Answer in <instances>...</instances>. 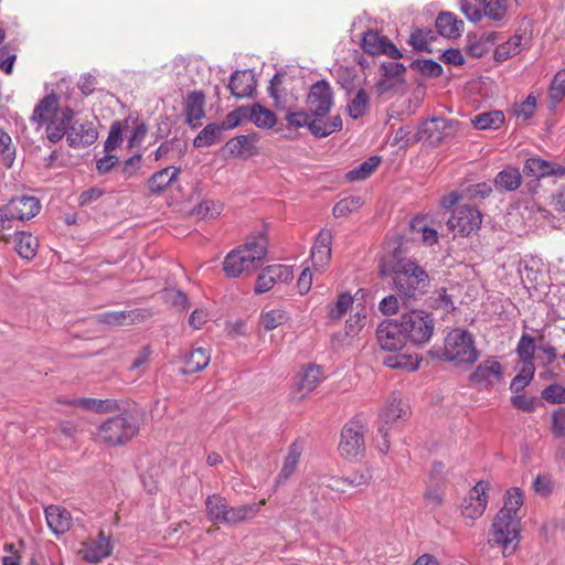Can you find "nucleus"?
Here are the masks:
<instances>
[{
    "label": "nucleus",
    "mask_w": 565,
    "mask_h": 565,
    "mask_svg": "<svg viewBox=\"0 0 565 565\" xmlns=\"http://www.w3.org/2000/svg\"><path fill=\"white\" fill-rule=\"evenodd\" d=\"M74 111L70 107L61 108L58 97L55 94H49L42 98L35 106L31 120L40 127L46 125V137L51 142L60 141L64 136L67 137Z\"/></svg>",
    "instance_id": "obj_1"
},
{
    "label": "nucleus",
    "mask_w": 565,
    "mask_h": 565,
    "mask_svg": "<svg viewBox=\"0 0 565 565\" xmlns=\"http://www.w3.org/2000/svg\"><path fill=\"white\" fill-rule=\"evenodd\" d=\"M266 254V238L264 236L250 237L244 245L227 254L223 262V270L231 278L250 275L264 264Z\"/></svg>",
    "instance_id": "obj_2"
},
{
    "label": "nucleus",
    "mask_w": 565,
    "mask_h": 565,
    "mask_svg": "<svg viewBox=\"0 0 565 565\" xmlns=\"http://www.w3.org/2000/svg\"><path fill=\"white\" fill-rule=\"evenodd\" d=\"M392 274L396 292L405 305L424 295L429 284L427 273L412 260L397 262Z\"/></svg>",
    "instance_id": "obj_3"
},
{
    "label": "nucleus",
    "mask_w": 565,
    "mask_h": 565,
    "mask_svg": "<svg viewBox=\"0 0 565 565\" xmlns=\"http://www.w3.org/2000/svg\"><path fill=\"white\" fill-rule=\"evenodd\" d=\"M285 138L297 139L306 134L316 138H324L342 129L340 115L332 116L330 121L315 119L308 111L289 113L285 117Z\"/></svg>",
    "instance_id": "obj_4"
},
{
    "label": "nucleus",
    "mask_w": 565,
    "mask_h": 565,
    "mask_svg": "<svg viewBox=\"0 0 565 565\" xmlns=\"http://www.w3.org/2000/svg\"><path fill=\"white\" fill-rule=\"evenodd\" d=\"M429 354L457 364H472L479 356L472 334L463 329L451 330L445 338L444 348H433Z\"/></svg>",
    "instance_id": "obj_5"
},
{
    "label": "nucleus",
    "mask_w": 565,
    "mask_h": 565,
    "mask_svg": "<svg viewBox=\"0 0 565 565\" xmlns=\"http://www.w3.org/2000/svg\"><path fill=\"white\" fill-rule=\"evenodd\" d=\"M139 429V418L126 411L103 422L97 428V438L109 447H120L131 441Z\"/></svg>",
    "instance_id": "obj_6"
},
{
    "label": "nucleus",
    "mask_w": 565,
    "mask_h": 565,
    "mask_svg": "<svg viewBox=\"0 0 565 565\" xmlns=\"http://www.w3.org/2000/svg\"><path fill=\"white\" fill-rule=\"evenodd\" d=\"M398 319L409 343L420 347L430 341L435 330V319L431 313L413 309L404 312Z\"/></svg>",
    "instance_id": "obj_7"
},
{
    "label": "nucleus",
    "mask_w": 565,
    "mask_h": 565,
    "mask_svg": "<svg viewBox=\"0 0 565 565\" xmlns=\"http://www.w3.org/2000/svg\"><path fill=\"white\" fill-rule=\"evenodd\" d=\"M365 425L359 418L349 420L341 430L339 451L342 457L358 459L365 452Z\"/></svg>",
    "instance_id": "obj_8"
},
{
    "label": "nucleus",
    "mask_w": 565,
    "mask_h": 565,
    "mask_svg": "<svg viewBox=\"0 0 565 565\" xmlns=\"http://www.w3.org/2000/svg\"><path fill=\"white\" fill-rule=\"evenodd\" d=\"M492 541L502 546L504 552L512 553L520 541V519L498 512L492 523Z\"/></svg>",
    "instance_id": "obj_9"
},
{
    "label": "nucleus",
    "mask_w": 565,
    "mask_h": 565,
    "mask_svg": "<svg viewBox=\"0 0 565 565\" xmlns=\"http://www.w3.org/2000/svg\"><path fill=\"white\" fill-rule=\"evenodd\" d=\"M333 106V92L330 84L324 81H318L311 85L307 96L308 113L322 122L330 121L331 117H327Z\"/></svg>",
    "instance_id": "obj_10"
},
{
    "label": "nucleus",
    "mask_w": 565,
    "mask_h": 565,
    "mask_svg": "<svg viewBox=\"0 0 565 565\" xmlns=\"http://www.w3.org/2000/svg\"><path fill=\"white\" fill-rule=\"evenodd\" d=\"M482 223V215L477 207L461 205L457 207L448 218L446 225L454 237L468 236L477 231Z\"/></svg>",
    "instance_id": "obj_11"
},
{
    "label": "nucleus",
    "mask_w": 565,
    "mask_h": 565,
    "mask_svg": "<svg viewBox=\"0 0 565 565\" xmlns=\"http://www.w3.org/2000/svg\"><path fill=\"white\" fill-rule=\"evenodd\" d=\"M41 210V203L35 196L22 195L13 198L8 204L0 206V222L6 228V222L11 220H30Z\"/></svg>",
    "instance_id": "obj_12"
},
{
    "label": "nucleus",
    "mask_w": 565,
    "mask_h": 565,
    "mask_svg": "<svg viewBox=\"0 0 565 565\" xmlns=\"http://www.w3.org/2000/svg\"><path fill=\"white\" fill-rule=\"evenodd\" d=\"M399 319H388L379 324L376 337L380 347L386 351H397L408 342Z\"/></svg>",
    "instance_id": "obj_13"
},
{
    "label": "nucleus",
    "mask_w": 565,
    "mask_h": 565,
    "mask_svg": "<svg viewBox=\"0 0 565 565\" xmlns=\"http://www.w3.org/2000/svg\"><path fill=\"white\" fill-rule=\"evenodd\" d=\"M502 379L503 367L493 356L482 361L469 376V381L480 390H489Z\"/></svg>",
    "instance_id": "obj_14"
},
{
    "label": "nucleus",
    "mask_w": 565,
    "mask_h": 565,
    "mask_svg": "<svg viewBox=\"0 0 565 565\" xmlns=\"http://www.w3.org/2000/svg\"><path fill=\"white\" fill-rule=\"evenodd\" d=\"M488 483L479 481L469 491L468 495L463 499L461 504V514L466 519L476 520L481 516L487 507V494Z\"/></svg>",
    "instance_id": "obj_15"
},
{
    "label": "nucleus",
    "mask_w": 565,
    "mask_h": 565,
    "mask_svg": "<svg viewBox=\"0 0 565 565\" xmlns=\"http://www.w3.org/2000/svg\"><path fill=\"white\" fill-rule=\"evenodd\" d=\"M321 380L322 369L320 366H307L291 387L289 394L290 401H302L310 392L317 387Z\"/></svg>",
    "instance_id": "obj_16"
},
{
    "label": "nucleus",
    "mask_w": 565,
    "mask_h": 565,
    "mask_svg": "<svg viewBox=\"0 0 565 565\" xmlns=\"http://www.w3.org/2000/svg\"><path fill=\"white\" fill-rule=\"evenodd\" d=\"M113 550L110 537L100 531L96 539L88 540L83 544L79 553L89 563H98L110 555Z\"/></svg>",
    "instance_id": "obj_17"
},
{
    "label": "nucleus",
    "mask_w": 565,
    "mask_h": 565,
    "mask_svg": "<svg viewBox=\"0 0 565 565\" xmlns=\"http://www.w3.org/2000/svg\"><path fill=\"white\" fill-rule=\"evenodd\" d=\"M523 173L526 177H532L535 179H543L552 175L563 177L565 174V168L563 166L541 159L540 157H531L524 163Z\"/></svg>",
    "instance_id": "obj_18"
},
{
    "label": "nucleus",
    "mask_w": 565,
    "mask_h": 565,
    "mask_svg": "<svg viewBox=\"0 0 565 565\" xmlns=\"http://www.w3.org/2000/svg\"><path fill=\"white\" fill-rule=\"evenodd\" d=\"M44 513L47 526L55 535H62L72 527L73 518L65 508L51 504L45 508Z\"/></svg>",
    "instance_id": "obj_19"
},
{
    "label": "nucleus",
    "mask_w": 565,
    "mask_h": 565,
    "mask_svg": "<svg viewBox=\"0 0 565 565\" xmlns=\"http://www.w3.org/2000/svg\"><path fill=\"white\" fill-rule=\"evenodd\" d=\"M98 137V132L92 122L75 121L70 127L67 142L73 148L86 147L93 145Z\"/></svg>",
    "instance_id": "obj_20"
},
{
    "label": "nucleus",
    "mask_w": 565,
    "mask_h": 565,
    "mask_svg": "<svg viewBox=\"0 0 565 565\" xmlns=\"http://www.w3.org/2000/svg\"><path fill=\"white\" fill-rule=\"evenodd\" d=\"M332 234L330 230L323 228L318 234L311 250V259L316 269H324L331 258Z\"/></svg>",
    "instance_id": "obj_21"
},
{
    "label": "nucleus",
    "mask_w": 565,
    "mask_h": 565,
    "mask_svg": "<svg viewBox=\"0 0 565 565\" xmlns=\"http://www.w3.org/2000/svg\"><path fill=\"white\" fill-rule=\"evenodd\" d=\"M146 318V315L140 309L134 310H120V311H106L96 315V320L98 322L111 326V327H121V326H130L142 321Z\"/></svg>",
    "instance_id": "obj_22"
},
{
    "label": "nucleus",
    "mask_w": 565,
    "mask_h": 565,
    "mask_svg": "<svg viewBox=\"0 0 565 565\" xmlns=\"http://www.w3.org/2000/svg\"><path fill=\"white\" fill-rule=\"evenodd\" d=\"M228 88L237 98L249 97L256 88L255 75L252 70L236 71L231 75Z\"/></svg>",
    "instance_id": "obj_23"
},
{
    "label": "nucleus",
    "mask_w": 565,
    "mask_h": 565,
    "mask_svg": "<svg viewBox=\"0 0 565 565\" xmlns=\"http://www.w3.org/2000/svg\"><path fill=\"white\" fill-rule=\"evenodd\" d=\"M205 96L202 92H192L185 100V122L193 129L201 124L200 120L205 116L204 111Z\"/></svg>",
    "instance_id": "obj_24"
},
{
    "label": "nucleus",
    "mask_w": 565,
    "mask_h": 565,
    "mask_svg": "<svg viewBox=\"0 0 565 565\" xmlns=\"http://www.w3.org/2000/svg\"><path fill=\"white\" fill-rule=\"evenodd\" d=\"M228 508L226 499L220 494L209 495L205 500L206 516L214 524H226Z\"/></svg>",
    "instance_id": "obj_25"
},
{
    "label": "nucleus",
    "mask_w": 565,
    "mask_h": 565,
    "mask_svg": "<svg viewBox=\"0 0 565 565\" xmlns=\"http://www.w3.org/2000/svg\"><path fill=\"white\" fill-rule=\"evenodd\" d=\"M211 361L209 350L196 348L184 355V367L180 370L183 375L194 374L204 370Z\"/></svg>",
    "instance_id": "obj_26"
},
{
    "label": "nucleus",
    "mask_w": 565,
    "mask_h": 565,
    "mask_svg": "<svg viewBox=\"0 0 565 565\" xmlns=\"http://www.w3.org/2000/svg\"><path fill=\"white\" fill-rule=\"evenodd\" d=\"M181 172L180 168L167 167L153 173L148 181L150 192L159 194L172 184Z\"/></svg>",
    "instance_id": "obj_27"
},
{
    "label": "nucleus",
    "mask_w": 565,
    "mask_h": 565,
    "mask_svg": "<svg viewBox=\"0 0 565 565\" xmlns=\"http://www.w3.org/2000/svg\"><path fill=\"white\" fill-rule=\"evenodd\" d=\"M436 29L445 38L456 39L463 30V22L449 12H441L436 19Z\"/></svg>",
    "instance_id": "obj_28"
},
{
    "label": "nucleus",
    "mask_w": 565,
    "mask_h": 565,
    "mask_svg": "<svg viewBox=\"0 0 565 565\" xmlns=\"http://www.w3.org/2000/svg\"><path fill=\"white\" fill-rule=\"evenodd\" d=\"M225 147L230 154L237 158H248L257 152L254 137L250 135L234 137L226 142Z\"/></svg>",
    "instance_id": "obj_29"
},
{
    "label": "nucleus",
    "mask_w": 565,
    "mask_h": 565,
    "mask_svg": "<svg viewBox=\"0 0 565 565\" xmlns=\"http://www.w3.org/2000/svg\"><path fill=\"white\" fill-rule=\"evenodd\" d=\"M264 503V501H259L238 507H230L227 516L228 521H226V525H236L238 523L254 519L258 514Z\"/></svg>",
    "instance_id": "obj_30"
},
{
    "label": "nucleus",
    "mask_w": 565,
    "mask_h": 565,
    "mask_svg": "<svg viewBox=\"0 0 565 565\" xmlns=\"http://www.w3.org/2000/svg\"><path fill=\"white\" fill-rule=\"evenodd\" d=\"M522 177L516 168H507L494 178V186L499 192H512L520 188Z\"/></svg>",
    "instance_id": "obj_31"
},
{
    "label": "nucleus",
    "mask_w": 565,
    "mask_h": 565,
    "mask_svg": "<svg viewBox=\"0 0 565 565\" xmlns=\"http://www.w3.org/2000/svg\"><path fill=\"white\" fill-rule=\"evenodd\" d=\"M372 476L367 469L354 471L350 473L349 476L339 479V478H331V483H327V487H329L332 490L344 492L345 489L343 488L344 484H348L350 487H361L366 486L369 481L371 480Z\"/></svg>",
    "instance_id": "obj_32"
},
{
    "label": "nucleus",
    "mask_w": 565,
    "mask_h": 565,
    "mask_svg": "<svg viewBox=\"0 0 565 565\" xmlns=\"http://www.w3.org/2000/svg\"><path fill=\"white\" fill-rule=\"evenodd\" d=\"M17 253L25 259H32L38 252L39 241L29 232H18L14 237Z\"/></svg>",
    "instance_id": "obj_33"
},
{
    "label": "nucleus",
    "mask_w": 565,
    "mask_h": 565,
    "mask_svg": "<svg viewBox=\"0 0 565 565\" xmlns=\"http://www.w3.org/2000/svg\"><path fill=\"white\" fill-rule=\"evenodd\" d=\"M247 119L259 128H271L277 121L276 115L260 104L247 107Z\"/></svg>",
    "instance_id": "obj_34"
},
{
    "label": "nucleus",
    "mask_w": 565,
    "mask_h": 565,
    "mask_svg": "<svg viewBox=\"0 0 565 565\" xmlns=\"http://www.w3.org/2000/svg\"><path fill=\"white\" fill-rule=\"evenodd\" d=\"M282 276V268L280 265H273L267 266L263 271L259 274L256 285H255V292L256 294H264L268 290H270L276 281L280 279Z\"/></svg>",
    "instance_id": "obj_35"
},
{
    "label": "nucleus",
    "mask_w": 565,
    "mask_h": 565,
    "mask_svg": "<svg viewBox=\"0 0 565 565\" xmlns=\"http://www.w3.org/2000/svg\"><path fill=\"white\" fill-rule=\"evenodd\" d=\"M523 46V36L521 34H514L507 42L495 47L494 60L498 62H504L520 53Z\"/></svg>",
    "instance_id": "obj_36"
},
{
    "label": "nucleus",
    "mask_w": 565,
    "mask_h": 565,
    "mask_svg": "<svg viewBox=\"0 0 565 565\" xmlns=\"http://www.w3.org/2000/svg\"><path fill=\"white\" fill-rule=\"evenodd\" d=\"M381 157L373 156L359 164L356 168L345 173V179L349 182H359L367 179L380 166Z\"/></svg>",
    "instance_id": "obj_37"
},
{
    "label": "nucleus",
    "mask_w": 565,
    "mask_h": 565,
    "mask_svg": "<svg viewBox=\"0 0 565 565\" xmlns=\"http://www.w3.org/2000/svg\"><path fill=\"white\" fill-rule=\"evenodd\" d=\"M222 127L218 124L213 122L206 125L200 134L193 139V146L195 148H204L213 146L222 140Z\"/></svg>",
    "instance_id": "obj_38"
},
{
    "label": "nucleus",
    "mask_w": 565,
    "mask_h": 565,
    "mask_svg": "<svg viewBox=\"0 0 565 565\" xmlns=\"http://www.w3.org/2000/svg\"><path fill=\"white\" fill-rule=\"evenodd\" d=\"M436 121V118H431L430 120L423 122L418 131L414 136H412V129L409 126L399 127L395 132L394 143L405 141V143L407 145L409 141H418L423 138H430L431 135H427L429 131V125Z\"/></svg>",
    "instance_id": "obj_39"
},
{
    "label": "nucleus",
    "mask_w": 565,
    "mask_h": 565,
    "mask_svg": "<svg viewBox=\"0 0 565 565\" xmlns=\"http://www.w3.org/2000/svg\"><path fill=\"white\" fill-rule=\"evenodd\" d=\"M407 416V409L402 406V401L396 396H391L387 406L383 409L380 418L385 425H393L397 419H404Z\"/></svg>",
    "instance_id": "obj_40"
},
{
    "label": "nucleus",
    "mask_w": 565,
    "mask_h": 565,
    "mask_svg": "<svg viewBox=\"0 0 565 565\" xmlns=\"http://www.w3.org/2000/svg\"><path fill=\"white\" fill-rule=\"evenodd\" d=\"M305 439L297 438L288 448V454L285 457V479L289 478L297 470L300 457L305 449Z\"/></svg>",
    "instance_id": "obj_41"
},
{
    "label": "nucleus",
    "mask_w": 565,
    "mask_h": 565,
    "mask_svg": "<svg viewBox=\"0 0 565 565\" xmlns=\"http://www.w3.org/2000/svg\"><path fill=\"white\" fill-rule=\"evenodd\" d=\"M504 122V114L501 110L481 113L475 116L472 125L480 130L499 129Z\"/></svg>",
    "instance_id": "obj_42"
},
{
    "label": "nucleus",
    "mask_w": 565,
    "mask_h": 565,
    "mask_svg": "<svg viewBox=\"0 0 565 565\" xmlns=\"http://www.w3.org/2000/svg\"><path fill=\"white\" fill-rule=\"evenodd\" d=\"M435 39V32L431 29L416 28L411 33L408 44L417 52H431L429 45Z\"/></svg>",
    "instance_id": "obj_43"
},
{
    "label": "nucleus",
    "mask_w": 565,
    "mask_h": 565,
    "mask_svg": "<svg viewBox=\"0 0 565 565\" xmlns=\"http://www.w3.org/2000/svg\"><path fill=\"white\" fill-rule=\"evenodd\" d=\"M534 338L529 333H523L516 347V353L524 365H534V353L536 350Z\"/></svg>",
    "instance_id": "obj_44"
},
{
    "label": "nucleus",
    "mask_w": 565,
    "mask_h": 565,
    "mask_svg": "<svg viewBox=\"0 0 565 565\" xmlns=\"http://www.w3.org/2000/svg\"><path fill=\"white\" fill-rule=\"evenodd\" d=\"M370 108V98L365 89L358 90L351 103L348 105V111L351 118L358 119L367 113Z\"/></svg>",
    "instance_id": "obj_45"
},
{
    "label": "nucleus",
    "mask_w": 565,
    "mask_h": 565,
    "mask_svg": "<svg viewBox=\"0 0 565 565\" xmlns=\"http://www.w3.org/2000/svg\"><path fill=\"white\" fill-rule=\"evenodd\" d=\"M364 201L361 196H348L340 200L332 210L334 217L348 216L362 207Z\"/></svg>",
    "instance_id": "obj_46"
},
{
    "label": "nucleus",
    "mask_w": 565,
    "mask_h": 565,
    "mask_svg": "<svg viewBox=\"0 0 565 565\" xmlns=\"http://www.w3.org/2000/svg\"><path fill=\"white\" fill-rule=\"evenodd\" d=\"M565 95V70H559L550 85L548 98L551 107L555 108Z\"/></svg>",
    "instance_id": "obj_47"
},
{
    "label": "nucleus",
    "mask_w": 565,
    "mask_h": 565,
    "mask_svg": "<svg viewBox=\"0 0 565 565\" xmlns=\"http://www.w3.org/2000/svg\"><path fill=\"white\" fill-rule=\"evenodd\" d=\"M483 14L492 21H502L507 14V0H483Z\"/></svg>",
    "instance_id": "obj_48"
},
{
    "label": "nucleus",
    "mask_w": 565,
    "mask_h": 565,
    "mask_svg": "<svg viewBox=\"0 0 565 565\" xmlns=\"http://www.w3.org/2000/svg\"><path fill=\"white\" fill-rule=\"evenodd\" d=\"M411 68L419 72L423 76L426 77H439L443 74L441 65L434 60H414L411 63Z\"/></svg>",
    "instance_id": "obj_49"
},
{
    "label": "nucleus",
    "mask_w": 565,
    "mask_h": 565,
    "mask_svg": "<svg viewBox=\"0 0 565 565\" xmlns=\"http://www.w3.org/2000/svg\"><path fill=\"white\" fill-rule=\"evenodd\" d=\"M384 364L391 369H404L407 371H416L419 367L418 359L406 354L387 356L384 360Z\"/></svg>",
    "instance_id": "obj_50"
},
{
    "label": "nucleus",
    "mask_w": 565,
    "mask_h": 565,
    "mask_svg": "<svg viewBox=\"0 0 565 565\" xmlns=\"http://www.w3.org/2000/svg\"><path fill=\"white\" fill-rule=\"evenodd\" d=\"M522 504L523 495L518 488H514L507 492L503 508L499 512L511 516L518 515Z\"/></svg>",
    "instance_id": "obj_51"
},
{
    "label": "nucleus",
    "mask_w": 565,
    "mask_h": 565,
    "mask_svg": "<svg viewBox=\"0 0 565 565\" xmlns=\"http://www.w3.org/2000/svg\"><path fill=\"white\" fill-rule=\"evenodd\" d=\"M534 365H524L522 370L515 375L510 384V390L513 393H520L527 386L534 377Z\"/></svg>",
    "instance_id": "obj_52"
},
{
    "label": "nucleus",
    "mask_w": 565,
    "mask_h": 565,
    "mask_svg": "<svg viewBox=\"0 0 565 565\" xmlns=\"http://www.w3.org/2000/svg\"><path fill=\"white\" fill-rule=\"evenodd\" d=\"M223 211V204L220 201L203 200L196 207L195 214L201 218H215Z\"/></svg>",
    "instance_id": "obj_53"
},
{
    "label": "nucleus",
    "mask_w": 565,
    "mask_h": 565,
    "mask_svg": "<svg viewBox=\"0 0 565 565\" xmlns=\"http://www.w3.org/2000/svg\"><path fill=\"white\" fill-rule=\"evenodd\" d=\"M353 298L350 294H341L334 305L329 310L331 320H340L342 316L351 308Z\"/></svg>",
    "instance_id": "obj_54"
},
{
    "label": "nucleus",
    "mask_w": 565,
    "mask_h": 565,
    "mask_svg": "<svg viewBox=\"0 0 565 565\" xmlns=\"http://www.w3.org/2000/svg\"><path fill=\"white\" fill-rule=\"evenodd\" d=\"M385 36H381L375 31H367L362 38V47L365 53L371 55L380 54L382 42Z\"/></svg>",
    "instance_id": "obj_55"
},
{
    "label": "nucleus",
    "mask_w": 565,
    "mask_h": 565,
    "mask_svg": "<svg viewBox=\"0 0 565 565\" xmlns=\"http://www.w3.org/2000/svg\"><path fill=\"white\" fill-rule=\"evenodd\" d=\"M381 70L384 77L396 79L398 83H404L403 75L406 72L404 64L396 61L383 62Z\"/></svg>",
    "instance_id": "obj_56"
},
{
    "label": "nucleus",
    "mask_w": 565,
    "mask_h": 565,
    "mask_svg": "<svg viewBox=\"0 0 565 565\" xmlns=\"http://www.w3.org/2000/svg\"><path fill=\"white\" fill-rule=\"evenodd\" d=\"M460 10L465 17L473 23L480 22L484 17L483 8L471 0H462L460 3Z\"/></svg>",
    "instance_id": "obj_57"
},
{
    "label": "nucleus",
    "mask_w": 565,
    "mask_h": 565,
    "mask_svg": "<svg viewBox=\"0 0 565 565\" xmlns=\"http://www.w3.org/2000/svg\"><path fill=\"white\" fill-rule=\"evenodd\" d=\"M365 319L366 315L361 313L360 311L350 316V318L347 320L344 328V330L347 331V335H349L350 339H354L355 337L359 335V333L365 326Z\"/></svg>",
    "instance_id": "obj_58"
},
{
    "label": "nucleus",
    "mask_w": 565,
    "mask_h": 565,
    "mask_svg": "<svg viewBox=\"0 0 565 565\" xmlns=\"http://www.w3.org/2000/svg\"><path fill=\"white\" fill-rule=\"evenodd\" d=\"M122 141V127L120 121H114L110 126L104 148L106 152L115 150Z\"/></svg>",
    "instance_id": "obj_59"
},
{
    "label": "nucleus",
    "mask_w": 565,
    "mask_h": 565,
    "mask_svg": "<svg viewBox=\"0 0 565 565\" xmlns=\"http://www.w3.org/2000/svg\"><path fill=\"white\" fill-rule=\"evenodd\" d=\"M15 150L12 147L11 137L0 129V156L7 166H11L14 160Z\"/></svg>",
    "instance_id": "obj_60"
},
{
    "label": "nucleus",
    "mask_w": 565,
    "mask_h": 565,
    "mask_svg": "<svg viewBox=\"0 0 565 565\" xmlns=\"http://www.w3.org/2000/svg\"><path fill=\"white\" fill-rule=\"evenodd\" d=\"M244 119H247V107H238L237 109L228 113L223 120L218 124L222 130H227L238 126Z\"/></svg>",
    "instance_id": "obj_61"
},
{
    "label": "nucleus",
    "mask_w": 565,
    "mask_h": 565,
    "mask_svg": "<svg viewBox=\"0 0 565 565\" xmlns=\"http://www.w3.org/2000/svg\"><path fill=\"white\" fill-rule=\"evenodd\" d=\"M542 398L552 404L565 403V387L559 384H551L542 391Z\"/></svg>",
    "instance_id": "obj_62"
},
{
    "label": "nucleus",
    "mask_w": 565,
    "mask_h": 565,
    "mask_svg": "<svg viewBox=\"0 0 565 565\" xmlns=\"http://www.w3.org/2000/svg\"><path fill=\"white\" fill-rule=\"evenodd\" d=\"M424 499L427 505H430L431 508H438L443 504L444 489L438 483V481H436L433 486L427 488V490L424 493Z\"/></svg>",
    "instance_id": "obj_63"
},
{
    "label": "nucleus",
    "mask_w": 565,
    "mask_h": 565,
    "mask_svg": "<svg viewBox=\"0 0 565 565\" xmlns=\"http://www.w3.org/2000/svg\"><path fill=\"white\" fill-rule=\"evenodd\" d=\"M142 163V156L140 153H136L132 157L125 160L121 166L120 173L124 179H130L137 174L140 170Z\"/></svg>",
    "instance_id": "obj_64"
}]
</instances>
